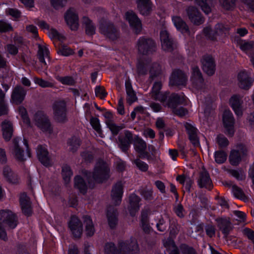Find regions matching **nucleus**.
Here are the masks:
<instances>
[{
	"mask_svg": "<svg viewBox=\"0 0 254 254\" xmlns=\"http://www.w3.org/2000/svg\"><path fill=\"white\" fill-rule=\"evenodd\" d=\"M19 202L22 213L27 216L31 215L32 213V203L30 198L25 192L20 194Z\"/></svg>",
	"mask_w": 254,
	"mask_h": 254,
	"instance_id": "412c9836",
	"label": "nucleus"
},
{
	"mask_svg": "<svg viewBox=\"0 0 254 254\" xmlns=\"http://www.w3.org/2000/svg\"><path fill=\"white\" fill-rule=\"evenodd\" d=\"M125 18L134 33L138 34L141 32L142 29L141 21L135 12L131 10L126 12Z\"/></svg>",
	"mask_w": 254,
	"mask_h": 254,
	"instance_id": "f8f14e48",
	"label": "nucleus"
},
{
	"mask_svg": "<svg viewBox=\"0 0 254 254\" xmlns=\"http://www.w3.org/2000/svg\"><path fill=\"white\" fill-rule=\"evenodd\" d=\"M217 142L221 148L226 147L229 144L228 140L222 134H219L217 136Z\"/></svg>",
	"mask_w": 254,
	"mask_h": 254,
	"instance_id": "0e129e2a",
	"label": "nucleus"
},
{
	"mask_svg": "<svg viewBox=\"0 0 254 254\" xmlns=\"http://www.w3.org/2000/svg\"><path fill=\"white\" fill-rule=\"evenodd\" d=\"M80 139L77 137L73 136L70 138L68 141L70 151L72 152H76L80 145Z\"/></svg>",
	"mask_w": 254,
	"mask_h": 254,
	"instance_id": "09e8293b",
	"label": "nucleus"
},
{
	"mask_svg": "<svg viewBox=\"0 0 254 254\" xmlns=\"http://www.w3.org/2000/svg\"><path fill=\"white\" fill-rule=\"evenodd\" d=\"M138 192L146 200H151L153 199L152 189H148L146 187H142L138 190Z\"/></svg>",
	"mask_w": 254,
	"mask_h": 254,
	"instance_id": "de8ad7c7",
	"label": "nucleus"
},
{
	"mask_svg": "<svg viewBox=\"0 0 254 254\" xmlns=\"http://www.w3.org/2000/svg\"><path fill=\"white\" fill-rule=\"evenodd\" d=\"M227 154L222 150H218L215 152V161L218 164L223 163L227 159Z\"/></svg>",
	"mask_w": 254,
	"mask_h": 254,
	"instance_id": "603ef678",
	"label": "nucleus"
},
{
	"mask_svg": "<svg viewBox=\"0 0 254 254\" xmlns=\"http://www.w3.org/2000/svg\"><path fill=\"white\" fill-rule=\"evenodd\" d=\"M203 33L206 38L210 40L215 41L217 39V35L215 30H213L209 26L204 27L203 29Z\"/></svg>",
	"mask_w": 254,
	"mask_h": 254,
	"instance_id": "8fccbe9b",
	"label": "nucleus"
},
{
	"mask_svg": "<svg viewBox=\"0 0 254 254\" xmlns=\"http://www.w3.org/2000/svg\"><path fill=\"white\" fill-rule=\"evenodd\" d=\"M217 227L227 237L233 229V226L229 218L218 217L215 219Z\"/></svg>",
	"mask_w": 254,
	"mask_h": 254,
	"instance_id": "aec40b11",
	"label": "nucleus"
},
{
	"mask_svg": "<svg viewBox=\"0 0 254 254\" xmlns=\"http://www.w3.org/2000/svg\"><path fill=\"white\" fill-rule=\"evenodd\" d=\"M3 175L4 178L7 182L11 184L18 183V179L17 175L13 172L10 167L5 166L3 169Z\"/></svg>",
	"mask_w": 254,
	"mask_h": 254,
	"instance_id": "2f4dec72",
	"label": "nucleus"
},
{
	"mask_svg": "<svg viewBox=\"0 0 254 254\" xmlns=\"http://www.w3.org/2000/svg\"><path fill=\"white\" fill-rule=\"evenodd\" d=\"M107 126L114 135H117L119 131L125 127L124 125L118 126L116 125L113 122L110 123H108V125H107Z\"/></svg>",
	"mask_w": 254,
	"mask_h": 254,
	"instance_id": "13d9d810",
	"label": "nucleus"
},
{
	"mask_svg": "<svg viewBox=\"0 0 254 254\" xmlns=\"http://www.w3.org/2000/svg\"><path fill=\"white\" fill-rule=\"evenodd\" d=\"M123 188L121 182H118L113 187L111 193L112 200L115 205H119L122 201Z\"/></svg>",
	"mask_w": 254,
	"mask_h": 254,
	"instance_id": "a878e982",
	"label": "nucleus"
},
{
	"mask_svg": "<svg viewBox=\"0 0 254 254\" xmlns=\"http://www.w3.org/2000/svg\"><path fill=\"white\" fill-rule=\"evenodd\" d=\"M34 81L42 88L52 87L54 85L52 82L37 77H34Z\"/></svg>",
	"mask_w": 254,
	"mask_h": 254,
	"instance_id": "bf43d9fd",
	"label": "nucleus"
},
{
	"mask_svg": "<svg viewBox=\"0 0 254 254\" xmlns=\"http://www.w3.org/2000/svg\"><path fill=\"white\" fill-rule=\"evenodd\" d=\"M13 146L11 149V153L14 158L19 162H24L26 158L24 156V150H26L27 156L31 157L30 150L28 141L25 138L15 137L13 140Z\"/></svg>",
	"mask_w": 254,
	"mask_h": 254,
	"instance_id": "20e7f679",
	"label": "nucleus"
},
{
	"mask_svg": "<svg viewBox=\"0 0 254 254\" xmlns=\"http://www.w3.org/2000/svg\"><path fill=\"white\" fill-rule=\"evenodd\" d=\"M110 169L108 164L102 160H99L95 164L92 173L83 170L82 174L86 178L89 187L93 189L95 183L101 184L110 177Z\"/></svg>",
	"mask_w": 254,
	"mask_h": 254,
	"instance_id": "f257e3e1",
	"label": "nucleus"
},
{
	"mask_svg": "<svg viewBox=\"0 0 254 254\" xmlns=\"http://www.w3.org/2000/svg\"><path fill=\"white\" fill-rule=\"evenodd\" d=\"M137 7L143 15H148L152 11V2L151 0H136Z\"/></svg>",
	"mask_w": 254,
	"mask_h": 254,
	"instance_id": "c85d7f7f",
	"label": "nucleus"
},
{
	"mask_svg": "<svg viewBox=\"0 0 254 254\" xmlns=\"http://www.w3.org/2000/svg\"><path fill=\"white\" fill-rule=\"evenodd\" d=\"M134 136L133 134L128 130L124 131V135H120L118 136V145L123 152L127 153L130 145L133 142Z\"/></svg>",
	"mask_w": 254,
	"mask_h": 254,
	"instance_id": "9b49d317",
	"label": "nucleus"
},
{
	"mask_svg": "<svg viewBox=\"0 0 254 254\" xmlns=\"http://www.w3.org/2000/svg\"><path fill=\"white\" fill-rule=\"evenodd\" d=\"M35 125L44 132L51 133L53 130L51 122L47 115L43 111H38L34 115Z\"/></svg>",
	"mask_w": 254,
	"mask_h": 254,
	"instance_id": "1a4fd4ad",
	"label": "nucleus"
},
{
	"mask_svg": "<svg viewBox=\"0 0 254 254\" xmlns=\"http://www.w3.org/2000/svg\"><path fill=\"white\" fill-rule=\"evenodd\" d=\"M187 82L186 74L181 70L175 69L170 77V85L171 86H185Z\"/></svg>",
	"mask_w": 254,
	"mask_h": 254,
	"instance_id": "ddd939ff",
	"label": "nucleus"
},
{
	"mask_svg": "<svg viewBox=\"0 0 254 254\" xmlns=\"http://www.w3.org/2000/svg\"><path fill=\"white\" fill-rule=\"evenodd\" d=\"M49 36L51 39H57L60 41H63L65 39L64 35L54 28L50 29L49 31Z\"/></svg>",
	"mask_w": 254,
	"mask_h": 254,
	"instance_id": "680f3d73",
	"label": "nucleus"
},
{
	"mask_svg": "<svg viewBox=\"0 0 254 254\" xmlns=\"http://www.w3.org/2000/svg\"><path fill=\"white\" fill-rule=\"evenodd\" d=\"M74 187L83 194H85L87 190L86 184L83 179L79 176H76L74 178Z\"/></svg>",
	"mask_w": 254,
	"mask_h": 254,
	"instance_id": "e433bc0d",
	"label": "nucleus"
},
{
	"mask_svg": "<svg viewBox=\"0 0 254 254\" xmlns=\"http://www.w3.org/2000/svg\"><path fill=\"white\" fill-rule=\"evenodd\" d=\"M37 155L39 160L43 165L46 167L51 165V160L49 155V152L45 146L41 145H39L37 146Z\"/></svg>",
	"mask_w": 254,
	"mask_h": 254,
	"instance_id": "393cba45",
	"label": "nucleus"
},
{
	"mask_svg": "<svg viewBox=\"0 0 254 254\" xmlns=\"http://www.w3.org/2000/svg\"><path fill=\"white\" fill-rule=\"evenodd\" d=\"M82 22L85 26L86 33L88 35H92L95 33V26L92 21L87 17H83Z\"/></svg>",
	"mask_w": 254,
	"mask_h": 254,
	"instance_id": "79ce46f5",
	"label": "nucleus"
},
{
	"mask_svg": "<svg viewBox=\"0 0 254 254\" xmlns=\"http://www.w3.org/2000/svg\"><path fill=\"white\" fill-rule=\"evenodd\" d=\"M139 252L138 245L134 239L120 241L118 248L112 243L106 244L105 247V254H139Z\"/></svg>",
	"mask_w": 254,
	"mask_h": 254,
	"instance_id": "f03ea898",
	"label": "nucleus"
},
{
	"mask_svg": "<svg viewBox=\"0 0 254 254\" xmlns=\"http://www.w3.org/2000/svg\"><path fill=\"white\" fill-rule=\"evenodd\" d=\"M50 52L46 47L42 46V45H38V57L40 62L43 63L44 65H46V62L45 60V58L47 59L48 61H50Z\"/></svg>",
	"mask_w": 254,
	"mask_h": 254,
	"instance_id": "f704fd0d",
	"label": "nucleus"
},
{
	"mask_svg": "<svg viewBox=\"0 0 254 254\" xmlns=\"http://www.w3.org/2000/svg\"><path fill=\"white\" fill-rule=\"evenodd\" d=\"M136 47L138 53L143 55L152 54L156 50V44L154 40L145 36L140 37L137 40Z\"/></svg>",
	"mask_w": 254,
	"mask_h": 254,
	"instance_id": "423d86ee",
	"label": "nucleus"
},
{
	"mask_svg": "<svg viewBox=\"0 0 254 254\" xmlns=\"http://www.w3.org/2000/svg\"><path fill=\"white\" fill-rule=\"evenodd\" d=\"M53 119L58 123L64 124L67 122L66 103L64 100L56 101L52 106Z\"/></svg>",
	"mask_w": 254,
	"mask_h": 254,
	"instance_id": "0eeeda50",
	"label": "nucleus"
},
{
	"mask_svg": "<svg viewBox=\"0 0 254 254\" xmlns=\"http://www.w3.org/2000/svg\"><path fill=\"white\" fill-rule=\"evenodd\" d=\"M229 27L227 25H225L222 23H218L215 26V30L217 36L222 34L223 33L229 30Z\"/></svg>",
	"mask_w": 254,
	"mask_h": 254,
	"instance_id": "e2e57ef3",
	"label": "nucleus"
},
{
	"mask_svg": "<svg viewBox=\"0 0 254 254\" xmlns=\"http://www.w3.org/2000/svg\"><path fill=\"white\" fill-rule=\"evenodd\" d=\"M62 84L67 85H73L75 81L71 76L61 77L59 80Z\"/></svg>",
	"mask_w": 254,
	"mask_h": 254,
	"instance_id": "69168bd1",
	"label": "nucleus"
},
{
	"mask_svg": "<svg viewBox=\"0 0 254 254\" xmlns=\"http://www.w3.org/2000/svg\"><path fill=\"white\" fill-rule=\"evenodd\" d=\"M5 93L0 88V116L8 114V108L4 101Z\"/></svg>",
	"mask_w": 254,
	"mask_h": 254,
	"instance_id": "37998d69",
	"label": "nucleus"
},
{
	"mask_svg": "<svg viewBox=\"0 0 254 254\" xmlns=\"http://www.w3.org/2000/svg\"><path fill=\"white\" fill-rule=\"evenodd\" d=\"M229 160L233 166H238L242 160V156L238 150H232L230 154Z\"/></svg>",
	"mask_w": 254,
	"mask_h": 254,
	"instance_id": "a19ab883",
	"label": "nucleus"
},
{
	"mask_svg": "<svg viewBox=\"0 0 254 254\" xmlns=\"http://www.w3.org/2000/svg\"><path fill=\"white\" fill-rule=\"evenodd\" d=\"M232 191L234 196L244 201L248 200V197L245 195L242 190L236 185L232 186Z\"/></svg>",
	"mask_w": 254,
	"mask_h": 254,
	"instance_id": "3c124183",
	"label": "nucleus"
},
{
	"mask_svg": "<svg viewBox=\"0 0 254 254\" xmlns=\"http://www.w3.org/2000/svg\"><path fill=\"white\" fill-rule=\"evenodd\" d=\"M83 219L86 235L88 237L92 236L95 233V229L92 219L88 215L83 216Z\"/></svg>",
	"mask_w": 254,
	"mask_h": 254,
	"instance_id": "72a5a7b5",
	"label": "nucleus"
},
{
	"mask_svg": "<svg viewBox=\"0 0 254 254\" xmlns=\"http://www.w3.org/2000/svg\"><path fill=\"white\" fill-rule=\"evenodd\" d=\"M27 91L20 85H17L12 90L11 94L10 102L15 105H18L24 100Z\"/></svg>",
	"mask_w": 254,
	"mask_h": 254,
	"instance_id": "4468645a",
	"label": "nucleus"
},
{
	"mask_svg": "<svg viewBox=\"0 0 254 254\" xmlns=\"http://www.w3.org/2000/svg\"><path fill=\"white\" fill-rule=\"evenodd\" d=\"M1 127L3 138L6 141L10 140L13 132L12 124L8 120H4L1 123Z\"/></svg>",
	"mask_w": 254,
	"mask_h": 254,
	"instance_id": "c756f323",
	"label": "nucleus"
},
{
	"mask_svg": "<svg viewBox=\"0 0 254 254\" xmlns=\"http://www.w3.org/2000/svg\"><path fill=\"white\" fill-rule=\"evenodd\" d=\"M68 226L75 238H79L82 233V224L75 216H72L68 222Z\"/></svg>",
	"mask_w": 254,
	"mask_h": 254,
	"instance_id": "a211bd4d",
	"label": "nucleus"
},
{
	"mask_svg": "<svg viewBox=\"0 0 254 254\" xmlns=\"http://www.w3.org/2000/svg\"><path fill=\"white\" fill-rule=\"evenodd\" d=\"M219 1L224 9L230 10L234 8L236 0H219Z\"/></svg>",
	"mask_w": 254,
	"mask_h": 254,
	"instance_id": "864d4df0",
	"label": "nucleus"
},
{
	"mask_svg": "<svg viewBox=\"0 0 254 254\" xmlns=\"http://www.w3.org/2000/svg\"><path fill=\"white\" fill-rule=\"evenodd\" d=\"M95 92L96 96L99 97L101 99H104L107 95L105 88L102 86H97L95 88Z\"/></svg>",
	"mask_w": 254,
	"mask_h": 254,
	"instance_id": "774afa93",
	"label": "nucleus"
},
{
	"mask_svg": "<svg viewBox=\"0 0 254 254\" xmlns=\"http://www.w3.org/2000/svg\"><path fill=\"white\" fill-rule=\"evenodd\" d=\"M223 121L224 127L226 128V133L232 136L234 133V119L232 113L230 110H225L223 116Z\"/></svg>",
	"mask_w": 254,
	"mask_h": 254,
	"instance_id": "f3484780",
	"label": "nucleus"
},
{
	"mask_svg": "<svg viewBox=\"0 0 254 254\" xmlns=\"http://www.w3.org/2000/svg\"><path fill=\"white\" fill-rule=\"evenodd\" d=\"M197 182L200 188H205L210 190L213 187L209 174L204 168L199 174Z\"/></svg>",
	"mask_w": 254,
	"mask_h": 254,
	"instance_id": "2eb2a0df",
	"label": "nucleus"
},
{
	"mask_svg": "<svg viewBox=\"0 0 254 254\" xmlns=\"http://www.w3.org/2000/svg\"><path fill=\"white\" fill-rule=\"evenodd\" d=\"M141 198L135 193L131 194L129 196L128 210L132 216H135L140 208L139 202Z\"/></svg>",
	"mask_w": 254,
	"mask_h": 254,
	"instance_id": "cd10ccee",
	"label": "nucleus"
},
{
	"mask_svg": "<svg viewBox=\"0 0 254 254\" xmlns=\"http://www.w3.org/2000/svg\"><path fill=\"white\" fill-rule=\"evenodd\" d=\"M187 15L194 24L199 25L204 21V18L202 16L198 9L193 6H189L186 9Z\"/></svg>",
	"mask_w": 254,
	"mask_h": 254,
	"instance_id": "dca6fc26",
	"label": "nucleus"
},
{
	"mask_svg": "<svg viewBox=\"0 0 254 254\" xmlns=\"http://www.w3.org/2000/svg\"><path fill=\"white\" fill-rule=\"evenodd\" d=\"M62 175L65 184H68L71 177L72 176V172L70 167L67 164H64L62 167Z\"/></svg>",
	"mask_w": 254,
	"mask_h": 254,
	"instance_id": "a18cd8bd",
	"label": "nucleus"
},
{
	"mask_svg": "<svg viewBox=\"0 0 254 254\" xmlns=\"http://www.w3.org/2000/svg\"><path fill=\"white\" fill-rule=\"evenodd\" d=\"M162 71L161 66L158 63H153L149 70L150 76L149 78L151 80L154 79V78L159 76Z\"/></svg>",
	"mask_w": 254,
	"mask_h": 254,
	"instance_id": "c03bdc74",
	"label": "nucleus"
},
{
	"mask_svg": "<svg viewBox=\"0 0 254 254\" xmlns=\"http://www.w3.org/2000/svg\"><path fill=\"white\" fill-rule=\"evenodd\" d=\"M201 62L203 71L208 75H212L215 71V64L214 59L210 55H204Z\"/></svg>",
	"mask_w": 254,
	"mask_h": 254,
	"instance_id": "6ab92c4d",
	"label": "nucleus"
},
{
	"mask_svg": "<svg viewBox=\"0 0 254 254\" xmlns=\"http://www.w3.org/2000/svg\"><path fill=\"white\" fill-rule=\"evenodd\" d=\"M213 0H195L196 3L199 5L202 10L206 14L211 11V6Z\"/></svg>",
	"mask_w": 254,
	"mask_h": 254,
	"instance_id": "4c0bfd02",
	"label": "nucleus"
},
{
	"mask_svg": "<svg viewBox=\"0 0 254 254\" xmlns=\"http://www.w3.org/2000/svg\"><path fill=\"white\" fill-rule=\"evenodd\" d=\"M229 102L235 114L238 117L242 116L243 115L242 104L243 103L242 97L240 95H234L230 98Z\"/></svg>",
	"mask_w": 254,
	"mask_h": 254,
	"instance_id": "bb28decb",
	"label": "nucleus"
},
{
	"mask_svg": "<svg viewBox=\"0 0 254 254\" xmlns=\"http://www.w3.org/2000/svg\"><path fill=\"white\" fill-rule=\"evenodd\" d=\"M162 48L164 51L171 52L177 48V44L172 36L166 30H162L160 33Z\"/></svg>",
	"mask_w": 254,
	"mask_h": 254,
	"instance_id": "9d476101",
	"label": "nucleus"
},
{
	"mask_svg": "<svg viewBox=\"0 0 254 254\" xmlns=\"http://www.w3.org/2000/svg\"><path fill=\"white\" fill-rule=\"evenodd\" d=\"M164 246L167 248L169 254H180L179 250L173 242H166Z\"/></svg>",
	"mask_w": 254,
	"mask_h": 254,
	"instance_id": "6e6d98bb",
	"label": "nucleus"
},
{
	"mask_svg": "<svg viewBox=\"0 0 254 254\" xmlns=\"http://www.w3.org/2000/svg\"><path fill=\"white\" fill-rule=\"evenodd\" d=\"M173 21L177 29L182 33H189L190 31L189 27L180 17H173Z\"/></svg>",
	"mask_w": 254,
	"mask_h": 254,
	"instance_id": "473e14b6",
	"label": "nucleus"
},
{
	"mask_svg": "<svg viewBox=\"0 0 254 254\" xmlns=\"http://www.w3.org/2000/svg\"><path fill=\"white\" fill-rule=\"evenodd\" d=\"M126 89L127 94V102L131 104L137 99V97L129 82H126Z\"/></svg>",
	"mask_w": 254,
	"mask_h": 254,
	"instance_id": "ea45409f",
	"label": "nucleus"
},
{
	"mask_svg": "<svg viewBox=\"0 0 254 254\" xmlns=\"http://www.w3.org/2000/svg\"><path fill=\"white\" fill-rule=\"evenodd\" d=\"M90 122L92 127L96 131L100 136L102 137V130L101 128L99 119L97 118L92 117L90 119Z\"/></svg>",
	"mask_w": 254,
	"mask_h": 254,
	"instance_id": "5fc2aeb1",
	"label": "nucleus"
},
{
	"mask_svg": "<svg viewBox=\"0 0 254 254\" xmlns=\"http://www.w3.org/2000/svg\"><path fill=\"white\" fill-rule=\"evenodd\" d=\"M58 54L64 56H68L73 53V50L66 46H63L58 52Z\"/></svg>",
	"mask_w": 254,
	"mask_h": 254,
	"instance_id": "338daca9",
	"label": "nucleus"
},
{
	"mask_svg": "<svg viewBox=\"0 0 254 254\" xmlns=\"http://www.w3.org/2000/svg\"><path fill=\"white\" fill-rule=\"evenodd\" d=\"M133 143L134 149L138 153L139 152H142L146 149L147 145L146 142L138 135H134Z\"/></svg>",
	"mask_w": 254,
	"mask_h": 254,
	"instance_id": "58836bf2",
	"label": "nucleus"
},
{
	"mask_svg": "<svg viewBox=\"0 0 254 254\" xmlns=\"http://www.w3.org/2000/svg\"><path fill=\"white\" fill-rule=\"evenodd\" d=\"M137 72L139 75H145L147 73V64L142 61L138 62L137 64Z\"/></svg>",
	"mask_w": 254,
	"mask_h": 254,
	"instance_id": "052dcab7",
	"label": "nucleus"
},
{
	"mask_svg": "<svg viewBox=\"0 0 254 254\" xmlns=\"http://www.w3.org/2000/svg\"><path fill=\"white\" fill-rule=\"evenodd\" d=\"M161 86L162 85L160 82L154 83L151 93V97L154 100L159 101V99H161V97L165 94V92L162 93L160 92Z\"/></svg>",
	"mask_w": 254,
	"mask_h": 254,
	"instance_id": "c9c22d12",
	"label": "nucleus"
},
{
	"mask_svg": "<svg viewBox=\"0 0 254 254\" xmlns=\"http://www.w3.org/2000/svg\"><path fill=\"white\" fill-rule=\"evenodd\" d=\"M18 224V218L16 215L9 210L0 211V238L5 241L7 235L3 227L6 225L9 228H15Z\"/></svg>",
	"mask_w": 254,
	"mask_h": 254,
	"instance_id": "7ed1b4c3",
	"label": "nucleus"
},
{
	"mask_svg": "<svg viewBox=\"0 0 254 254\" xmlns=\"http://www.w3.org/2000/svg\"><path fill=\"white\" fill-rule=\"evenodd\" d=\"M159 101L164 107L171 108L172 110L179 105H183L185 102V99L183 94L175 93L170 94V92H165Z\"/></svg>",
	"mask_w": 254,
	"mask_h": 254,
	"instance_id": "39448f33",
	"label": "nucleus"
},
{
	"mask_svg": "<svg viewBox=\"0 0 254 254\" xmlns=\"http://www.w3.org/2000/svg\"><path fill=\"white\" fill-rule=\"evenodd\" d=\"M107 216L111 228H114L117 224V212L114 207L109 206L107 208Z\"/></svg>",
	"mask_w": 254,
	"mask_h": 254,
	"instance_id": "7c9ffc66",
	"label": "nucleus"
},
{
	"mask_svg": "<svg viewBox=\"0 0 254 254\" xmlns=\"http://www.w3.org/2000/svg\"><path fill=\"white\" fill-rule=\"evenodd\" d=\"M191 81L193 85L197 89H201L204 86V81L202 74L197 66L192 67Z\"/></svg>",
	"mask_w": 254,
	"mask_h": 254,
	"instance_id": "5701e85b",
	"label": "nucleus"
},
{
	"mask_svg": "<svg viewBox=\"0 0 254 254\" xmlns=\"http://www.w3.org/2000/svg\"><path fill=\"white\" fill-rule=\"evenodd\" d=\"M239 87L245 90H248L252 85L254 80L247 72L244 71L240 72L238 74Z\"/></svg>",
	"mask_w": 254,
	"mask_h": 254,
	"instance_id": "b1692460",
	"label": "nucleus"
},
{
	"mask_svg": "<svg viewBox=\"0 0 254 254\" xmlns=\"http://www.w3.org/2000/svg\"><path fill=\"white\" fill-rule=\"evenodd\" d=\"M170 235L172 237H176L180 231L181 226L178 224L176 219H172L170 220Z\"/></svg>",
	"mask_w": 254,
	"mask_h": 254,
	"instance_id": "49530a36",
	"label": "nucleus"
},
{
	"mask_svg": "<svg viewBox=\"0 0 254 254\" xmlns=\"http://www.w3.org/2000/svg\"><path fill=\"white\" fill-rule=\"evenodd\" d=\"M99 31L102 34L112 40L117 39L120 36L119 28L109 21H101L100 24Z\"/></svg>",
	"mask_w": 254,
	"mask_h": 254,
	"instance_id": "6e6552de",
	"label": "nucleus"
},
{
	"mask_svg": "<svg viewBox=\"0 0 254 254\" xmlns=\"http://www.w3.org/2000/svg\"><path fill=\"white\" fill-rule=\"evenodd\" d=\"M64 18L67 24L72 30H76L78 27V17L73 8L68 9L65 15Z\"/></svg>",
	"mask_w": 254,
	"mask_h": 254,
	"instance_id": "4be33fe9",
	"label": "nucleus"
},
{
	"mask_svg": "<svg viewBox=\"0 0 254 254\" xmlns=\"http://www.w3.org/2000/svg\"><path fill=\"white\" fill-rule=\"evenodd\" d=\"M180 249L182 254H197L196 250L193 247L185 244L181 245Z\"/></svg>",
	"mask_w": 254,
	"mask_h": 254,
	"instance_id": "4d7b16f0",
	"label": "nucleus"
}]
</instances>
